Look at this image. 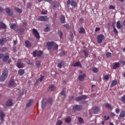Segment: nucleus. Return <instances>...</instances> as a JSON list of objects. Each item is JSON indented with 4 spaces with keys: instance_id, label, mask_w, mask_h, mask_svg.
<instances>
[{
    "instance_id": "obj_36",
    "label": "nucleus",
    "mask_w": 125,
    "mask_h": 125,
    "mask_svg": "<svg viewBox=\"0 0 125 125\" xmlns=\"http://www.w3.org/2000/svg\"><path fill=\"white\" fill-rule=\"evenodd\" d=\"M71 121H72V119L70 116L66 117V118L65 119L66 123H71Z\"/></svg>"
},
{
    "instance_id": "obj_26",
    "label": "nucleus",
    "mask_w": 125,
    "mask_h": 125,
    "mask_svg": "<svg viewBox=\"0 0 125 125\" xmlns=\"http://www.w3.org/2000/svg\"><path fill=\"white\" fill-rule=\"evenodd\" d=\"M9 59V55H6L5 56H3L2 61L3 62H7V60Z\"/></svg>"
},
{
    "instance_id": "obj_14",
    "label": "nucleus",
    "mask_w": 125,
    "mask_h": 125,
    "mask_svg": "<svg viewBox=\"0 0 125 125\" xmlns=\"http://www.w3.org/2000/svg\"><path fill=\"white\" fill-rule=\"evenodd\" d=\"M72 66L73 67H78V66H79L81 68H82V64H81V62H77L74 64H72Z\"/></svg>"
},
{
    "instance_id": "obj_51",
    "label": "nucleus",
    "mask_w": 125,
    "mask_h": 125,
    "mask_svg": "<svg viewBox=\"0 0 125 125\" xmlns=\"http://www.w3.org/2000/svg\"><path fill=\"white\" fill-rule=\"evenodd\" d=\"M83 52H84V54L86 57L88 56V53L86 52L85 50H83Z\"/></svg>"
},
{
    "instance_id": "obj_22",
    "label": "nucleus",
    "mask_w": 125,
    "mask_h": 125,
    "mask_svg": "<svg viewBox=\"0 0 125 125\" xmlns=\"http://www.w3.org/2000/svg\"><path fill=\"white\" fill-rule=\"evenodd\" d=\"M95 114H97L99 112V108L97 106H95L93 108Z\"/></svg>"
},
{
    "instance_id": "obj_38",
    "label": "nucleus",
    "mask_w": 125,
    "mask_h": 125,
    "mask_svg": "<svg viewBox=\"0 0 125 125\" xmlns=\"http://www.w3.org/2000/svg\"><path fill=\"white\" fill-rule=\"evenodd\" d=\"M58 34L59 37V38H60V39H61V38H62V37H63V32H62V31L59 30L58 32Z\"/></svg>"
},
{
    "instance_id": "obj_27",
    "label": "nucleus",
    "mask_w": 125,
    "mask_h": 125,
    "mask_svg": "<svg viewBox=\"0 0 125 125\" xmlns=\"http://www.w3.org/2000/svg\"><path fill=\"white\" fill-rule=\"evenodd\" d=\"M120 118H125V110H122L120 114Z\"/></svg>"
},
{
    "instance_id": "obj_23",
    "label": "nucleus",
    "mask_w": 125,
    "mask_h": 125,
    "mask_svg": "<svg viewBox=\"0 0 125 125\" xmlns=\"http://www.w3.org/2000/svg\"><path fill=\"white\" fill-rule=\"evenodd\" d=\"M24 32H25V30L23 28H19V29H18V33H19V34L23 35Z\"/></svg>"
},
{
    "instance_id": "obj_42",
    "label": "nucleus",
    "mask_w": 125,
    "mask_h": 125,
    "mask_svg": "<svg viewBox=\"0 0 125 125\" xmlns=\"http://www.w3.org/2000/svg\"><path fill=\"white\" fill-rule=\"evenodd\" d=\"M15 10L19 13H22V10L18 7H15Z\"/></svg>"
},
{
    "instance_id": "obj_34",
    "label": "nucleus",
    "mask_w": 125,
    "mask_h": 125,
    "mask_svg": "<svg viewBox=\"0 0 125 125\" xmlns=\"http://www.w3.org/2000/svg\"><path fill=\"white\" fill-rule=\"evenodd\" d=\"M120 100L122 103H125V95H124L122 97H121Z\"/></svg>"
},
{
    "instance_id": "obj_60",
    "label": "nucleus",
    "mask_w": 125,
    "mask_h": 125,
    "mask_svg": "<svg viewBox=\"0 0 125 125\" xmlns=\"http://www.w3.org/2000/svg\"><path fill=\"white\" fill-rule=\"evenodd\" d=\"M98 31H100V27H96L95 32H97Z\"/></svg>"
},
{
    "instance_id": "obj_24",
    "label": "nucleus",
    "mask_w": 125,
    "mask_h": 125,
    "mask_svg": "<svg viewBox=\"0 0 125 125\" xmlns=\"http://www.w3.org/2000/svg\"><path fill=\"white\" fill-rule=\"evenodd\" d=\"M33 100H30L26 105V107H31V106H32V104H33Z\"/></svg>"
},
{
    "instance_id": "obj_54",
    "label": "nucleus",
    "mask_w": 125,
    "mask_h": 125,
    "mask_svg": "<svg viewBox=\"0 0 125 125\" xmlns=\"http://www.w3.org/2000/svg\"><path fill=\"white\" fill-rule=\"evenodd\" d=\"M7 50V48L6 47H4L1 48V51L2 52H5Z\"/></svg>"
},
{
    "instance_id": "obj_2",
    "label": "nucleus",
    "mask_w": 125,
    "mask_h": 125,
    "mask_svg": "<svg viewBox=\"0 0 125 125\" xmlns=\"http://www.w3.org/2000/svg\"><path fill=\"white\" fill-rule=\"evenodd\" d=\"M33 55L34 57H42L43 55V53L41 51H35L33 52Z\"/></svg>"
},
{
    "instance_id": "obj_16",
    "label": "nucleus",
    "mask_w": 125,
    "mask_h": 125,
    "mask_svg": "<svg viewBox=\"0 0 125 125\" xmlns=\"http://www.w3.org/2000/svg\"><path fill=\"white\" fill-rule=\"evenodd\" d=\"M18 73L19 76H23L25 74V70L24 69H19Z\"/></svg>"
},
{
    "instance_id": "obj_64",
    "label": "nucleus",
    "mask_w": 125,
    "mask_h": 125,
    "mask_svg": "<svg viewBox=\"0 0 125 125\" xmlns=\"http://www.w3.org/2000/svg\"><path fill=\"white\" fill-rule=\"evenodd\" d=\"M13 51L14 53L16 52V51H17L16 48H14L13 49Z\"/></svg>"
},
{
    "instance_id": "obj_30",
    "label": "nucleus",
    "mask_w": 125,
    "mask_h": 125,
    "mask_svg": "<svg viewBox=\"0 0 125 125\" xmlns=\"http://www.w3.org/2000/svg\"><path fill=\"white\" fill-rule=\"evenodd\" d=\"M35 65L37 68H40V67H41V61H36L35 62Z\"/></svg>"
},
{
    "instance_id": "obj_9",
    "label": "nucleus",
    "mask_w": 125,
    "mask_h": 125,
    "mask_svg": "<svg viewBox=\"0 0 125 125\" xmlns=\"http://www.w3.org/2000/svg\"><path fill=\"white\" fill-rule=\"evenodd\" d=\"M104 39V35L100 34L97 36L98 43H102V41Z\"/></svg>"
},
{
    "instance_id": "obj_48",
    "label": "nucleus",
    "mask_w": 125,
    "mask_h": 125,
    "mask_svg": "<svg viewBox=\"0 0 125 125\" xmlns=\"http://www.w3.org/2000/svg\"><path fill=\"white\" fill-rule=\"evenodd\" d=\"M111 55H112V53L110 52H108L106 54V56L107 58H109V57H111Z\"/></svg>"
},
{
    "instance_id": "obj_32",
    "label": "nucleus",
    "mask_w": 125,
    "mask_h": 125,
    "mask_svg": "<svg viewBox=\"0 0 125 125\" xmlns=\"http://www.w3.org/2000/svg\"><path fill=\"white\" fill-rule=\"evenodd\" d=\"M116 25L118 29H121L122 28V24H121V22L120 21H118L117 22Z\"/></svg>"
},
{
    "instance_id": "obj_29",
    "label": "nucleus",
    "mask_w": 125,
    "mask_h": 125,
    "mask_svg": "<svg viewBox=\"0 0 125 125\" xmlns=\"http://www.w3.org/2000/svg\"><path fill=\"white\" fill-rule=\"evenodd\" d=\"M42 110H43V109L44 108V107H45V105L46 104V103L44 102V99H43L42 100Z\"/></svg>"
},
{
    "instance_id": "obj_49",
    "label": "nucleus",
    "mask_w": 125,
    "mask_h": 125,
    "mask_svg": "<svg viewBox=\"0 0 125 125\" xmlns=\"http://www.w3.org/2000/svg\"><path fill=\"white\" fill-rule=\"evenodd\" d=\"M61 94L65 97L66 96V92L65 91H62L61 92Z\"/></svg>"
},
{
    "instance_id": "obj_8",
    "label": "nucleus",
    "mask_w": 125,
    "mask_h": 125,
    "mask_svg": "<svg viewBox=\"0 0 125 125\" xmlns=\"http://www.w3.org/2000/svg\"><path fill=\"white\" fill-rule=\"evenodd\" d=\"M4 10L9 16H12L13 15V11H12V10H10V8H6Z\"/></svg>"
},
{
    "instance_id": "obj_40",
    "label": "nucleus",
    "mask_w": 125,
    "mask_h": 125,
    "mask_svg": "<svg viewBox=\"0 0 125 125\" xmlns=\"http://www.w3.org/2000/svg\"><path fill=\"white\" fill-rule=\"evenodd\" d=\"M10 27L11 29L13 30H15V29L16 28V24H10Z\"/></svg>"
},
{
    "instance_id": "obj_7",
    "label": "nucleus",
    "mask_w": 125,
    "mask_h": 125,
    "mask_svg": "<svg viewBox=\"0 0 125 125\" xmlns=\"http://www.w3.org/2000/svg\"><path fill=\"white\" fill-rule=\"evenodd\" d=\"M39 21H47L49 20V18L46 16H42L38 18Z\"/></svg>"
},
{
    "instance_id": "obj_45",
    "label": "nucleus",
    "mask_w": 125,
    "mask_h": 125,
    "mask_svg": "<svg viewBox=\"0 0 125 125\" xmlns=\"http://www.w3.org/2000/svg\"><path fill=\"white\" fill-rule=\"evenodd\" d=\"M63 27H64L65 29H67V30H69L70 29V26H69L68 24H64Z\"/></svg>"
},
{
    "instance_id": "obj_33",
    "label": "nucleus",
    "mask_w": 125,
    "mask_h": 125,
    "mask_svg": "<svg viewBox=\"0 0 125 125\" xmlns=\"http://www.w3.org/2000/svg\"><path fill=\"white\" fill-rule=\"evenodd\" d=\"M85 32V30L84 29V28H83V27H81L80 28V31L79 33H80V34H84Z\"/></svg>"
},
{
    "instance_id": "obj_55",
    "label": "nucleus",
    "mask_w": 125,
    "mask_h": 125,
    "mask_svg": "<svg viewBox=\"0 0 125 125\" xmlns=\"http://www.w3.org/2000/svg\"><path fill=\"white\" fill-rule=\"evenodd\" d=\"M104 121H108V120L110 119V117L109 116H108L107 117L106 116H104Z\"/></svg>"
},
{
    "instance_id": "obj_18",
    "label": "nucleus",
    "mask_w": 125,
    "mask_h": 125,
    "mask_svg": "<svg viewBox=\"0 0 125 125\" xmlns=\"http://www.w3.org/2000/svg\"><path fill=\"white\" fill-rule=\"evenodd\" d=\"M117 83H118V81L117 80H113L110 84V87H113V86H115V85H117Z\"/></svg>"
},
{
    "instance_id": "obj_52",
    "label": "nucleus",
    "mask_w": 125,
    "mask_h": 125,
    "mask_svg": "<svg viewBox=\"0 0 125 125\" xmlns=\"http://www.w3.org/2000/svg\"><path fill=\"white\" fill-rule=\"evenodd\" d=\"M62 124H63V122H62L61 121V120H59L57 122V125H62Z\"/></svg>"
},
{
    "instance_id": "obj_11",
    "label": "nucleus",
    "mask_w": 125,
    "mask_h": 125,
    "mask_svg": "<svg viewBox=\"0 0 125 125\" xmlns=\"http://www.w3.org/2000/svg\"><path fill=\"white\" fill-rule=\"evenodd\" d=\"M17 67L19 68V69H21V68H24L25 65H24V63L21 62H19L17 63Z\"/></svg>"
},
{
    "instance_id": "obj_21",
    "label": "nucleus",
    "mask_w": 125,
    "mask_h": 125,
    "mask_svg": "<svg viewBox=\"0 0 125 125\" xmlns=\"http://www.w3.org/2000/svg\"><path fill=\"white\" fill-rule=\"evenodd\" d=\"M120 67V63L119 62L114 63V65L113 66V69L116 70L117 68Z\"/></svg>"
},
{
    "instance_id": "obj_25",
    "label": "nucleus",
    "mask_w": 125,
    "mask_h": 125,
    "mask_svg": "<svg viewBox=\"0 0 125 125\" xmlns=\"http://www.w3.org/2000/svg\"><path fill=\"white\" fill-rule=\"evenodd\" d=\"M105 108L109 109V110H112V105H111L109 103H106L105 104Z\"/></svg>"
},
{
    "instance_id": "obj_41",
    "label": "nucleus",
    "mask_w": 125,
    "mask_h": 125,
    "mask_svg": "<svg viewBox=\"0 0 125 125\" xmlns=\"http://www.w3.org/2000/svg\"><path fill=\"white\" fill-rule=\"evenodd\" d=\"M61 21L62 23H65V16H61Z\"/></svg>"
},
{
    "instance_id": "obj_63",
    "label": "nucleus",
    "mask_w": 125,
    "mask_h": 125,
    "mask_svg": "<svg viewBox=\"0 0 125 125\" xmlns=\"http://www.w3.org/2000/svg\"><path fill=\"white\" fill-rule=\"evenodd\" d=\"M80 22H83V19L81 18V19H80Z\"/></svg>"
},
{
    "instance_id": "obj_17",
    "label": "nucleus",
    "mask_w": 125,
    "mask_h": 125,
    "mask_svg": "<svg viewBox=\"0 0 125 125\" xmlns=\"http://www.w3.org/2000/svg\"><path fill=\"white\" fill-rule=\"evenodd\" d=\"M4 117H5V114L2 111H0V120L1 121H3L4 119Z\"/></svg>"
},
{
    "instance_id": "obj_10",
    "label": "nucleus",
    "mask_w": 125,
    "mask_h": 125,
    "mask_svg": "<svg viewBox=\"0 0 125 125\" xmlns=\"http://www.w3.org/2000/svg\"><path fill=\"white\" fill-rule=\"evenodd\" d=\"M13 105V103L12 102V99H10L6 102V107H11Z\"/></svg>"
},
{
    "instance_id": "obj_20",
    "label": "nucleus",
    "mask_w": 125,
    "mask_h": 125,
    "mask_svg": "<svg viewBox=\"0 0 125 125\" xmlns=\"http://www.w3.org/2000/svg\"><path fill=\"white\" fill-rule=\"evenodd\" d=\"M7 26L3 22H0V29H6Z\"/></svg>"
},
{
    "instance_id": "obj_61",
    "label": "nucleus",
    "mask_w": 125,
    "mask_h": 125,
    "mask_svg": "<svg viewBox=\"0 0 125 125\" xmlns=\"http://www.w3.org/2000/svg\"><path fill=\"white\" fill-rule=\"evenodd\" d=\"M22 24L23 25H24L25 26H26V25H27V21H22Z\"/></svg>"
},
{
    "instance_id": "obj_46",
    "label": "nucleus",
    "mask_w": 125,
    "mask_h": 125,
    "mask_svg": "<svg viewBox=\"0 0 125 125\" xmlns=\"http://www.w3.org/2000/svg\"><path fill=\"white\" fill-rule=\"evenodd\" d=\"M113 32L115 33L116 36H118V34H119V32H118V30H117V29L115 28V27H114L113 28Z\"/></svg>"
},
{
    "instance_id": "obj_1",
    "label": "nucleus",
    "mask_w": 125,
    "mask_h": 125,
    "mask_svg": "<svg viewBox=\"0 0 125 125\" xmlns=\"http://www.w3.org/2000/svg\"><path fill=\"white\" fill-rule=\"evenodd\" d=\"M8 77V70L5 69L3 70L2 75L0 76V82H4Z\"/></svg>"
},
{
    "instance_id": "obj_28",
    "label": "nucleus",
    "mask_w": 125,
    "mask_h": 125,
    "mask_svg": "<svg viewBox=\"0 0 125 125\" xmlns=\"http://www.w3.org/2000/svg\"><path fill=\"white\" fill-rule=\"evenodd\" d=\"M25 43L26 47H31V42H30L28 41H25Z\"/></svg>"
},
{
    "instance_id": "obj_57",
    "label": "nucleus",
    "mask_w": 125,
    "mask_h": 125,
    "mask_svg": "<svg viewBox=\"0 0 125 125\" xmlns=\"http://www.w3.org/2000/svg\"><path fill=\"white\" fill-rule=\"evenodd\" d=\"M41 14H42V15H45L46 14H47V12L46 11H42L41 12Z\"/></svg>"
},
{
    "instance_id": "obj_4",
    "label": "nucleus",
    "mask_w": 125,
    "mask_h": 125,
    "mask_svg": "<svg viewBox=\"0 0 125 125\" xmlns=\"http://www.w3.org/2000/svg\"><path fill=\"white\" fill-rule=\"evenodd\" d=\"M32 33L34 36V37L36 38V39H37V40H40L41 39V36H40V33L37 30V29L33 28L32 29Z\"/></svg>"
},
{
    "instance_id": "obj_58",
    "label": "nucleus",
    "mask_w": 125,
    "mask_h": 125,
    "mask_svg": "<svg viewBox=\"0 0 125 125\" xmlns=\"http://www.w3.org/2000/svg\"><path fill=\"white\" fill-rule=\"evenodd\" d=\"M115 112L116 114H120V109H119V108H116Z\"/></svg>"
},
{
    "instance_id": "obj_35",
    "label": "nucleus",
    "mask_w": 125,
    "mask_h": 125,
    "mask_svg": "<svg viewBox=\"0 0 125 125\" xmlns=\"http://www.w3.org/2000/svg\"><path fill=\"white\" fill-rule=\"evenodd\" d=\"M54 44V42H48L47 43V46H53Z\"/></svg>"
},
{
    "instance_id": "obj_39",
    "label": "nucleus",
    "mask_w": 125,
    "mask_h": 125,
    "mask_svg": "<svg viewBox=\"0 0 125 125\" xmlns=\"http://www.w3.org/2000/svg\"><path fill=\"white\" fill-rule=\"evenodd\" d=\"M40 77H41L39 79H38L36 80L37 83H38V82H39H39H42V80H43L44 76L42 75H41Z\"/></svg>"
},
{
    "instance_id": "obj_31",
    "label": "nucleus",
    "mask_w": 125,
    "mask_h": 125,
    "mask_svg": "<svg viewBox=\"0 0 125 125\" xmlns=\"http://www.w3.org/2000/svg\"><path fill=\"white\" fill-rule=\"evenodd\" d=\"M64 61H62L60 63H59L58 64V66L60 69H61L62 68V66H64Z\"/></svg>"
},
{
    "instance_id": "obj_6",
    "label": "nucleus",
    "mask_w": 125,
    "mask_h": 125,
    "mask_svg": "<svg viewBox=\"0 0 125 125\" xmlns=\"http://www.w3.org/2000/svg\"><path fill=\"white\" fill-rule=\"evenodd\" d=\"M83 109V106L80 105L76 104L75 105H73L72 107V110L73 111H81Z\"/></svg>"
},
{
    "instance_id": "obj_47",
    "label": "nucleus",
    "mask_w": 125,
    "mask_h": 125,
    "mask_svg": "<svg viewBox=\"0 0 125 125\" xmlns=\"http://www.w3.org/2000/svg\"><path fill=\"white\" fill-rule=\"evenodd\" d=\"M49 30H50V27L49 26H46L44 29V31L46 32H49Z\"/></svg>"
},
{
    "instance_id": "obj_19",
    "label": "nucleus",
    "mask_w": 125,
    "mask_h": 125,
    "mask_svg": "<svg viewBox=\"0 0 125 125\" xmlns=\"http://www.w3.org/2000/svg\"><path fill=\"white\" fill-rule=\"evenodd\" d=\"M5 42H6V39L2 38L0 39V45H3Z\"/></svg>"
},
{
    "instance_id": "obj_37",
    "label": "nucleus",
    "mask_w": 125,
    "mask_h": 125,
    "mask_svg": "<svg viewBox=\"0 0 125 125\" xmlns=\"http://www.w3.org/2000/svg\"><path fill=\"white\" fill-rule=\"evenodd\" d=\"M54 48H53V50H58V44H57L56 43H54Z\"/></svg>"
},
{
    "instance_id": "obj_3",
    "label": "nucleus",
    "mask_w": 125,
    "mask_h": 125,
    "mask_svg": "<svg viewBox=\"0 0 125 125\" xmlns=\"http://www.w3.org/2000/svg\"><path fill=\"white\" fill-rule=\"evenodd\" d=\"M70 5H71V6H73V7H74V8L76 7H78V4L76 2V1H74V0L71 1V0H68L67 1V6H70Z\"/></svg>"
},
{
    "instance_id": "obj_53",
    "label": "nucleus",
    "mask_w": 125,
    "mask_h": 125,
    "mask_svg": "<svg viewBox=\"0 0 125 125\" xmlns=\"http://www.w3.org/2000/svg\"><path fill=\"white\" fill-rule=\"evenodd\" d=\"M92 70L94 73H97L98 72V69H97V68H93Z\"/></svg>"
},
{
    "instance_id": "obj_62",
    "label": "nucleus",
    "mask_w": 125,
    "mask_h": 125,
    "mask_svg": "<svg viewBox=\"0 0 125 125\" xmlns=\"http://www.w3.org/2000/svg\"><path fill=\"white\" fill-rule=\"evenodd\" d=\"M4 9L3 8H1V7H0V12H2L3 11Z\"/></svg>"
},
{
    "instance_id": "obj_15",
    "label": "nucleus",
    "mask_w": 125,
    "mask_h": 125,
    "mask_svg": "<svg viewBox=\"0 0 125 125\" xmlns=\"http://www.w3.org/2000/svg\"><path fill=\"white\" fill-rule=\"evenodd\" d=\"M86 75L85 74H83L82 75H79L78 77L79 80L80 81H83L84 80V78H85Z\"/></svg>"
},
{
    "instance_id": "obj_12",
    "label": "nucleus",
    "mask_w": 125,
    "mask_h": 125,
    "mask_svg": "<svg viewBox=\"0 0 125 125\" xmlns=\"http://www.w3.org/2000/svg\"><path fill=\"white\" fill-rule=\"evenodd\" d=\"M15 85H16V84H15L14 81L13 80H11L9 82L8 86L9 87H13Z\"/></svg>"
},
{
    "instance_id": "obj_50",
    "label": "nucleus",
    "mask_w": 125,
    "mask_h": 125,
    "mask_svg": "<svg viewBox=\"0 0 125 125\" xmlns=\"http://www.w3.org/2000/svg\"><path fill=\"white\" fill-rule=\"evenodd\" d=\"M65 55V51H62V52L60 53V56L61 57H63Z\"/></svg>"
},
{
    "instance_id": "obj_44",
    "label": "nucleus",
    "mask_w": 125,
    "mask_h": 125,
    "mask_svg": "<svg viewBox=\"0 0 125 125\" xmlns=\"http://www.w3.org/2000/svg\"><path fill=\"white\" fill-rule=\"evenodd\" d=\"M78 121L79 123H80V124H83V119L82 117H79Z\"/></svg>"
},
{
    "instance_id": "obj_13",
    "label": "nucleus",
    "mask_w": 125,
    "mask_h": 125,
    "mask_svg": "<svg viewBox=\"0 0 125 125\" xmlns=\"http://www.w3.org/2000/svg\"><path fill=\"white\" fill-rule=\"evenodd\" d=\"M48 88L51 91H54L56 87L54 84H51L49 86Z\"/></svg>"
},
{
    "instance_id": "obj_43",
    "label": "nucleus",
    "mask_w": 125,
    "mask_h": 125,
    "mask_svg": "<svg viewBox=\"0 0 125 125\" xmlns=\"http://www.w3.org/2000/svg\"><path fill=\"white\" fill-rule=\"evenodd\" d=\"M104 80H105V81H108L109 79H110V75L108 74L105 75L103 78Z\"/></svg>"
},
{
    "instance_id": "obj_59",
    "label": "nucleus",
    "mask_w": 125,
    "mask_h": 125,
    "mask_svg": "<svg viewBox=\"0 0 125 125\" xmlns=\"http://www.w3.org/2000/svg\"><path fill=\"white\" fill-rule=\"evenodd\" d=\"M109 9H115V6H114L112 5H111L109 7Z\"/></svg>"
},
{
    "instance_id": "obj_56",
    "label": "nucleus",
    "mask_w": 125,
    "mask_h": 125,
    "mask_svg": "<svg viewBox=\"0 0 125 125\" xmlns=\"http://www.w3.org/2000/svg\"><path fill=\"white\" fill-rule=\"evenodd\" d=\"M47 102H48V103H49V104H51V103H52V99L49 98L47 100Z\"/></svg>"
},
{
    "instance_id": "obj_5",
    "label": "nucleus",
    "mask_w": 125,
    "mask_h": 125,
    "mask_svg": "<svg viewBox=\"0 0 125 125\" xmlns=\"http://www.w3.org/2000/svg\"><path fill=\"white\" fill-rule=\"evenodd\" d=\"M87 98V96L86 95H82L79 97H77L75 98L76 101H82V100H85Z\"/></svg>"
}]
</instances>
